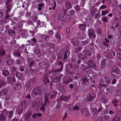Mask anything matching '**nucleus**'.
Returning a JSON list of instances; mask_svg holds the SVG:
<instances>
[{"instance_id":"nucleus-21","label":"nucleus","mask_w":121,"mask_h":121,"mask_svg":"<svg viewBox=\"0 0 121 121\" xmlns=\"http://www.w3.org/2000/svg\"><path fill=\"white\" fill-rule=\"evenodd\" d=\"M81 112L83 113V114L86 116L89 117L90 116V114L88 112L87 110L86 109L84 110H81Z\"/></svg>"},{"instance_id":"nucleus-54","label":"nucleus","mask_w":121,"mask_h":121,"mask_svg":"<svg viewBox=\"0 0 121 121\" xmlns=\"http://www.w3.org/2000/svg\"><path fill=\"white\" fill-rule=\"evenodd\" d=\"M21 55V53L18 52H15L14 53V55L17 56H18V57H20V56Z\"/></svg>"},{"instance_id":"nucleus-49","label":"nucleus","mask_w":121,"mask_h":121,"mask_svg":"<svg viewBox=\"0 0 121 121\" xmlns=\"http://www.w3.org/2000/svg\"><path fill=\"white\" fill-rule=\"evenodd\" d=\"M70 66L71 68H73L75 69L78 68L79 67V66L78 65H77L75 64L74 65H73V64H70Z\"/></svg>"},{"instance_id":"nucleus-61","label":"nucleus","mask_w":121,"mask_h":121,"mask_svg":"<svg viewBox=\"0 0 121 121\" xmlns=\"http://www.w3.org/2000/svg\"><path fill=\"white\" fill-rule=\"evenodd\" d=\"M79 109L78 106L77 105L75 106L73 108V110L75 111L76 110H79Z\"/></svg>"},{"instance_id":"nucleus-22","label":"nucleus","mask_w":121,"mask_h":121,"mask_svg":"<svg viewBox=\"0 0 121 121\" xmlns=\"http://www.w3.org/2000/svg\"><path fill=\"white\" fill-rule=\"evenodd\" d=\"M86 26V25L85 24H79V27L81 30L83 31L85 30Z\"/></svg>"},{"instance_id":"nucleus-41","label":"nucleus","mask_w":121,"mask_h":121,"mask_svg":"<svg viewBox=\"0 0 121 121\" xmlns=\"http://www.w3.org/2000/svg\"><path fill=\"white\" fill-rule=\"evenodd\" d=\"M4 11L2 9L0 10V18H2L4 15Z\"/></svg>"},{"instance_id":"nucleus-34","label":"nucleus","mask_w":121,"mask_h":121,"mask_svg":"<svg viewBox=\"0 0 121 121\" xmlns=\"http://www.w3.org/2000/svg\"><path fill=\"white\" fill-rule=\"evenodd\" d=\"M44 5L43 3H39L38 5V10L39 11H41L42 9V8L43 6Z\"/></svg>"},{"instance_id":"nucleus-28","label":"nucleus","mask_w":121,"mask_h":121,"mask_svg":"<svg viewBox=\"0 0 121 121\" xmlns=\"http://www.w3.org/2000/svg\"><path fill=\"white\" fill-rule=\"evenodd\" d=\"M42 65L41 66L42 68L43 69H44L46 70L48 68V65L47 64L43 63Z\"/></svg>"},{"instance_id":"nucleus-1","label":"nucleus","mask_w":121,"mask_h":121,"mask_svg":"<svg viewBox=\"0 0 121 121\" xmlns=\"http://www.w3.org/2000/svg\"><path fill=\"white\" fill-rule=\"evenodd\" d=\"M68 51L66 50L63 53H60L58 56V58L59 59H63V60L66 61H67V55Z\"/></svg>"},{"instance_id":"nucleus-20","label":"nucleus","mask_w":121,"mask_h":121,"mask_svg":"<svg viewBox=\"0 0 121 121\" xmlns=\"http://www.w3.org/2000/svg\"><path fill=\"white\" fill-rule=\"evenodd\" d=\"M71 42L73 44L74 46H78L79 44V42L78 40L76 39H74L71 40Z\"/></svg>"},{"instance_id":"nucleus-57","label":"nucleus","mask_w":121,"mask_h":121,"mask_svg":"<svg viewBox=\"0 0 121 121\" xmlns=\"http://www.w3.org/2000/svg\"><path fill=\"white\" fill-rule=\"evenodd\" d=\"M5 119V117L3 116H0V121H4Z\"/></svg>"},{"instance_id":"nucleus-53","label":"nucleus","mask_w":121,"mask_h":121,"mask_svg":"<svg viewBox=\"0 0 121 121\" xmlns=\"http://www.w3.org/2000/svg\"><path fill=\"white\" fill-rule=\"evenodd\" d=\"M108 10H106L105 11H102V15L104 16L106 15L107 13H108Z\"/></svg>"},{"instance_id":"nucleus-46","label":"nucleus","mask_w":121,"mask_h":121,"mask_svg":"<svg viewBox=\"0 0 121 121\" xmlns=\"http://www.w3.org/2000/svg\"><path fill=\"white\" fill-rule=\"evenodd\" d=\"M112 102L115 106H117V104L118 103V101L117 100L115 99L113 100Z\"/></svg>"},{"instance_id":"nucleus-50","label":"nucleus","mask_w":121,"mask_h":121,"mask_svg":"<svg viewBox=\"0 0 121 121\" xmlns=\"http://www.w3.org/2000/svg\"><path fill=\"white\" fill-rule=\"evenodd\" d=\"M48 95H46V96H45V100L43 104L46 105V104L48 102Z\"/></svg>"},{"instance_id":"nucleus-58","label":"nucleus","mask_w":121,"mask_h":121,"mask_svg":"<svg viewBox=\"0 0 121 121\" xmlns=\"http://www.w3.org/2000/svg\"><path fill=\"white\" fill-rule=\"evenodd\" d=\"M74 8L76 11H80V6L78 5H76L75 6Z\"/></svg>"},{"instance_id":"nucleus-16","label":"nucleus","mask_w":121,"mask_h":121,"mask_svg":"<svg viewBox=\"0 0 121 121\" xmlns=\"http://www.w3.org/2000/svg\"><path fill=\"white\" fill-rule=\"evenodd\" d=\"M48 77L47 76H44L42 78V80L44 82V84L45 85H46L47 83H49V80L48 79Z\"/></svg>"},{"instance_id":"nucleus-64","label":"nucleus","mask_w":121,"mask_h":121,"mask_svg":"<svg viewBox=\"0 0 121 121\" xmlns=\"http://www.w3.org/2000/svg\"><path fill=\"white\" fill-rule=\"evenodd\" d=\"M31 98V96L30 95H26L25 97L26 99H27L28 100L30 99Z\"/></svg>"},{"instance_id":"nucleus-33","label":"nucleus","mask_w":121,"mask_h":121,"mask_svg":"<svg viewBox=\"0 0 121 121\" xmlns=\"http://www.w3.org/2000/svg\"><path fill=\"white\" fill-rule=\"evenodd\" d=\"M50 74V72L48 70H46L44 72V76L48 77Z\"/></svg>"},{"instance_id":"nucleus-15","label":"nucleus","mask_w":121,"mask_h":121,"mask_svg":"<svg viewBox=\"0 0 121 121\" xmlns=\"http://www.w3.org/2000/svg\"><path fill=\"white\" fill-rule=\"evenodd\" d=\"M81 81L82 83L85 85L89 84V83L86 78L85 77H82L81 78Z\"/></svg>"},{"instance_id":"nucleus-30","label":"nucleus","mask_w":121,"mask_h":121,"mask_svg":"<svg viewBox=\"0 0 121 121\" xmlns=\"http://www.w3.org/2000/svg\"><path fill=\"white\" fill-rule=\"evenodd\" d=\"M105 56L108 58H112V57L110 56V54L107 52H105L104 53Z\"/></svg>"},{"instance_id":"nucleus-45","label":"nucleus","mask_w":121,"mask_h":121,"mask_svg":"<svg viewBox=\"0 0 121 121\" xmlns=\"http://www.w3.org/2000/svg\"><path fill=\"white\" fill-rule=\"evenodd\" d=\"M6 54V52L4 50H0V56L2 57L3 56L5 55Z\"/></svg>"},{"instance_id":"nucleus-37","label":"nucleus","mask_w":121,"mask_h":121,"mask_svg":"<svg viewBox=\"0 0 121 121\" xmlns=\"http://www.w3.org/2000/svg\"><path fill=\"white\" fill-rule=\"evenodd\" d=\"M7 20L5 19H3L0 20V25L7 23Z\"/></svg>"},{"instance_id":"nucleus-27","label":"nucleus","mask_w":121,"mask_h":121,"mask_svg":"<svg viewBox=\"0 0 121 121\" xmlns=\"http://www.w3.org/2000/svg\"><path fill=\"white\" fill-rule=\"evenodd\" d=\"M39 103L37 101H33L31 104V106L33 108H34L35 107L39 105Z\"/></svg>"},{"instance_id":"nucleus-4","label":"nucleus","mask_w":121,"mask_h":121,"mask_svg":"<svg viewBox=\"0 0 121 121\" xmlns=\"http://www.w3.org/2000/svg\"><path fill=\"white\" fill-rule=\"evenodd\" d=\"M88 33L89 38L93 39L95 37L96 35L95 34L94 30L92 29H89L88 30Z\"/></svg>"},{"instance_id":"nucleus-17","label":"nucleus","mask_w":121,"mask_h":121,"mask_svg":"<svg viewBox=\"0 0 121 121\" xmlns=\"http://www.w3.org/2000/svg\"><path fill=\"white\" fill-rule=\"evenodd\" d=\"M63 80L66 84H67L72 81V79L69 77H66L63 78Z\"/></svg>"},{"instance_id":"nucleus-18","label":"nucleus","mask_w":121,"mask_h":121,"mask_svg":"<svg viewBox=\"0 0 121 121\" xmlns=\"http://www.w3.org/2000/svg\"><path fill=\"white\" fill-rule=\"evenodd\" d=\"M60 99L64 101H67L70 98V96H63L62 95L61 96H60Z\"/></svg>"},{"instance_id":"nucleus-26","label":"nucleus","mask_w":121,"mask_h":121,"mask_svg":"<svg viewBox=\"0 0 121 121\" xmlns=\"http://www.w3.org/2000/svg\"><path fill=\"white\" fill-rule=\"evenodd\" d=\"M105 62V59H104L102 60L101 62V68H104L106 63Z\"/></svg>"},{"instance_id":"nucleus-5","label":"nucleus","mask_w":121,"mask_h":121,"mask_svg":"<svg viewBox=\"0 0 121 121\" xmlns=\"http://www.w3.org/2000/svg\"><path fill=\"white\" fill-rule=\"evenodd\" d=\"M57 94V92L55 91H53L52 92L48 93L47 94V95L49 99H55V98L56 95Z\"/></svg>"},{"instance_id":"nucleus-48","label":"nucleus","mask_w":121,"mask_h":121,"mask_svg":"<svg viewBox=\"0 0 121 121\" xmlns=\"http://www.w3.org/2000/svg\"><path fill=\"white\" fill-rule=\"evenodd\" d=\"M104 79L107 83L108 84L110 83L111 79L107 77H105Z\"/></svg>"},{"instance_id":"nucleus-35","label":"nucleus","mask_w":121,"mask_h":121,"mask_svg":"<svg viewBox=\"0 0 121 121\" xmlns=\"http://www.w3.org/2000/svg\"><path fill=\"white\" fill-rule=\"evenodd\" d=\"M82 52L83 53L85 52L86 54L89 56H91L92 55L91 52H90L89 50H84Z\"/></svg>"},{"instance_id":"nucleus-12","label":"nucleus","mask_w":121,"mask_h":121,"mask_svg":"<svg viewBox=\"0 0 121 121\" xmlns=\"http://www.w3.org/2000/svg\"><path fill=\"white\" fill-rule=\"evenodd\" d=\"M78 57L81 59L83 60H86L87 59V57L86 54H84L80 52L78 53Z\"/></svg>"},{"instance_id":"nucleus-62","label":"nucleus","mask_w":121,"mask_h":121,"mask_svg":"<svg viewBox=\"0 0 121 121\" xmlns=\"http://www.w3.org/2000/svg\"><path fill=\"white\" fill-rule=\"evenodd\" d=\"M76 60H76V62H75L77 63L78 64H80L81 63V60L79 57L78 59H76Z\"/></svg>"},{"instance_id":"nucleus-55","label":"nucleus","mask_w":121,"mask_h":121,"mask_svg":"<svg viewBox=\"0 0 121 121\" xmlns=\"http://www.w3.org/2000/svg\"><path fill=\"white\" fill-rule=\"evenodd\" d=\"M88 43V40H86L82 42V46H85Z\"/></svg>"},{"instance_id":"nucleus-44","label":"nucleus","mask_w":121,"mask_h":121,"mask_svg":"<svg viewBox=\"0 0 121 121\" xmlns=\"http://www.w3.org/2000/svg\"><path fill=\"white\" fill-rule=\"evenodd\" d=\"M41 36L43 40L45 41L47 40V39H49V36L48 35H42Z\"/></svg>"},{"instance_id":"nucleus-14","label":"nucleus","mask_w":121,"mask_h":121,"mask_svg":"<svg viewBox=\"0 0 121 121\" xmlns=\"http://www.w3.org/2000/svg\"><path fill=\"white\" fill-rule=\"evenodd\" d=\"M16 80L15 78L13 77H8L7 81L8 83H13L16 82Z\"/></svg>"},{"instance_id":"nucleus-43","label":"nucleus","mask_w":121,"mask_h":121,"mask_svg":"<svg viewBox=\"0 0 121 121\" xmlns=\"http://www.w3.org/2000/svg\"><path fill=\"white\" fill-rule=\"evenodd\" d=\"M71 18V16L69 14L66 16L65 20L66 22L68 21Z\"/></svg>"},{"instance_id":"nucleus-59","label":"nucleus","mask_w":121,"mask_h":121,"mask_svg":"<svg viewBox=\"0 0 121 121\" xmlns=\"http://www.w3.org/2000/svg\"><path fill=\"white\" fill-rule=\"evenodd\" d=\"M35 63V62L34 61H33L31 62L29 64V66L30 68H31V66L33 65H34Z\"/></svg>"},{"instance_id":"nucleus-31","label":"nucleus","mask_w":121,"mask_h":121,"mask_svg":"<svg viewBox=\"0 0 121 121\" xmlns=\"http://www.w3.org/2000/svg\"><path fill=\"white\" fill-rule=\"evenodd\" d=\"M82 49V47L81 46H79L75 50V52L76 53H78L80 52Z\"/></svg>"},{"instance_id":"nucleus-56","label":"nucleus","mask_w":121,"mask_h":121,"mask_svg":"<svg viewBox=\"0 0 121 121\" xmlns=\"http://www.w3.org/2000/svg\"><path fill=\"white\" fill-rule=\"evenodd\" d=\"M27 60L28 62L29 63V64L31 62L33 61L31 58L29 57H28L27 58Z\"/></svg>"},{"instance_id":"nucleus-38","label":"nucleus","mask_w":121,"mask_h":121,"mask_svg":"<svg viewBox=\"0 0 121 121\" xmlns=\"http://www.w3.org/2000/svg\"><path fill=\"white\" fill-rule=\"evenodd\" d=\"M19 33L20 35L22 36H23L25 35V31L23 30H20Z\"/></svg>"},{"instance_id":"nucleus-7","label":"nucleus","mask_w":121,"mask_h":121,"mask_svg":"<svg viewBox=\"0 0 121 121\" xmlns=\"http://www.w3.org/2000/svg\"><path fill=\"white\" fill-rule=\"evenodd\" d=\"M87 64L91 66L92 68L95 69L97 68L96 64L94 63L93 61L91 60H87L86 62Z\"/></svg>"},{"instance_id":"nucleus-8","label":"nucleus","mask_w":121,"mask_h":121,"mask_svg":"<svg viewBox=\"0 0 121 121\" xmlns=\"http://www.w3.org/2000/svg\"><path fill=\"white\" fill-rule=\"evenodd\" d=\"M58 65L60 66L59 67H60L59 69H56V70H54L53 71L54 72H57L59 73L60 72H61L63 69V64L60 61H58L57 62Z\"/></svg>"},{"instance_id":"nucleus-2","label":"nucleus","mask_w":121,"mask_h":121,"mask_svg":"<svg viewBox=\"0 0 121 121\" xmlns=\"http://www.w3.org/2000/svg\"><path fill=\"white\" fill-rule=\"evenodd\" d=\"M9 2L7 1L6 3V7L7 8V9L6 11V14L5 17L8 19L9 18V12H10V10L11 9V8L12 7V6L10 4H9Z\"/></svg>"},{"instance_id":"nucleus-11","label":"nucleus","mask_w":121,"mask_h":121,"mask_svg":"<svg viewBox=\"0 0 121 121\" xmlns=\"http://www.w3.org/2000/svg\"><path fill=\"white\" fill-rule=\"evenodd\" d=\"M46 106V105L45 104L43 103H39V105H37L36 106V108L38 109L39 108V109L41 110H42L43 112L45 110L44 109V107H45Z\"/></svg>"},{"instance_id":"nucleus-23","label":"nucleus","mask_w":121,"mask_h":121,"mask_svg":"<svg viewBox=\"0 0 121 121\" xmlns=\"http://www.w3.org/2000/svg\"><path fill=\"white\" fill-rule=\"evenodd\" d=\"M42 115V114L41 113H35L32 115V117L34 119L38 118L37 117H40Z\"/></svg>"},{"instance_id":"nucleus-60","label":"nucleus","mask_w":121,"mask_h":121,"mask_svg":"<svg viewBox=\"0 0 121 121\" xmlns=\"http://www.w3.org/2000/svg\"><path fill=\"white\" fill-rule=\"evenodd\" d=\"M107 7V6L106 5H103L100 7L99 10H100L101 9H105Z\"/></svg>"},{"instance_id":"nucleus-3","label":"nucleus","mask_w":121,"mask_h":121,"mask_svg":"<svg viewBox=\"0 0 121 121\" xmlns=\"http://www.w3.org/2000/svg\"><path fill=\"white\" fill-rule=\"evenodd\" d=\"M41 89L40 87L38 86L35 88L33 90L32 93L34 96H37L38 95H40L41 94Z\"/></svg>"},{"instance_id":"nucleus-63","label":"nucleus","mask_w":121,"mask_h":121,"mask_svg":"<svg viewBox=\"0 0 121 121\" xmlns=\"http://www.w3.org/2000/svg\"><path fill=\"white\" fill-rule=\"evenodd\" d=\"M102 20L104 22H108L107 18L105 17H104L103 18Z\"/></svg>"},{"instance_id":"nucleus-42","label":"nucleus","mask_w":121,"mask_h":121,"mask_svg":"<svg viewBox=\"0 0 121 121\" xmlns=\"http://www.w3.org/2000/svg\"><path fill=\"white\" fill-rule=\"evenodd\" d=\"M31 13L30 12H28L27 11L26 13V17L27 18H30V15Z\"/></svg>"},{"instance_id":"nucleus-47","label":"nucleus","mask_w":121,"mask_h":121,"mask_svg":"<svg viewBox=\"0 0 121 121\" xmlns=\"http://www.w3.org/2000/svg\"><path fill=\"white\" fill-rule=\"evenodd\" d=\"M102 100L104 104H106L107 102V100L105 96H103L102 98Z\"/></svg>"},{"instance_id":"nucleus-40","label":"nucleus","mask_w":121,"mask_h":121,"mask_svg":"<svg viewBox=\"0 0 121 121\" xmlns=\"http://www.w3.org/2000/svg\"><path fill=\"white\" fill-rule=\"evenodd\" d=\"M22 111L23 109L22 108L18 107L16 110V111L18 113V114H20L22 113Z\"/></svg>"},{"instance_id":"nucleus-25","label":"nucleus","mask_w":121,"mask_h":121,"mask_svg":"<svg viewBox=\"0 0 121 121\" xmlns=\"http://www.w3.org/2000/svg\"><path fill=\"white\" fill-rule=\"evenodd\" d=\"M6 84V82L2 79H0V88H1L3 86Z\"/></svg>"},{"instance_id":"nucleus-13","label":"nucleus","mask_w":121,"mask_h":121,"mask_svg":"<svg viewBox=\"0 0 121 121\" xmlns=\"http://www.w3.org/2000/svg\"><path fill=\"white\" fill-rule=\"evenodd\" d=\"M33 80V79H31L28 81L26 84V90L28 91H29V92L30 91V89L29 87L30 86L31 82Z\"/></svg>"},{"instance_id":"nucleus-9","label":"nucleus","mask_w":121,"mask_h":121,"mask_svg":"<svg viewBox=\"0 0 121 121\" xmlns=\"http://www.w3.org/2000/svg\"><path fill=\"white\" fill-rule=\"evenodd\" d=\"M21 83L19 82H17L14 85L13 89L15 91L19 90L21 88Z\"/></svg>"},{"instance_id":"nucleus-24","label":"nucleus","mask_w":121,"mask_h":121,"mask_svg":"<svg viewBox=\"0 0 121 121\" xmlns=\"http://www.w3.org/2000/svg\"><path fill=\"white\" fill-rule=\"evenodd\" d=\"M112 71L113 72L117 74H118L119 73L120 70L117 67H114L112 69Z\"/></svg>"},{"instance_id":"nucleus-10","label":"nucleus","mask_w":121,"mask_h":121,"mask_svg":"<svg viewBox=\"0 0 121 121\" xmlns=\"http://www.w3.org/2000/svg\"><path fill=\"white\" fill-rule=\"evenodd\" d=\"M96 97V95L94 93H91L87 98V100L89 101H93Z\"/></svg>"},{"instance_id":"nucleus-19","label":"nucleus","mask_w":121,"mask_h":121,"mask_svg":"<svg viewBox=\"0 0 121 121\" xmlns=\"http://www.w3.org/2000/svg\"><path fill=\"white\" fill-rule=\"evenodd\" d=\"M27 101L26 99H25L23 100L21 104V106L22 107H25L26 108L27 107Z\"/></svg>"},{"instance_id":"nucleus-36","label":"nucleus","mask_w":121,"mask_h":121,"mask_svg":"<svg viewBox=\"0 0 121 121\" xmlns=\"http://www.w3.org/2000/svg\"><path fill=\"white\" fill-rule=\"evenodd\" d=\"M16 76L18 79H20L22 77L23 74L22 73L17 72L16 73Z\"/></svg>"},{"instance_id":"nucleus-52","label":"nucleus","mask_w":121,"mask_h":121,"mask_svg":"<svg viewBox=\"0 0 121 121\" xmlns=\"http://www.w3.org/2000/svg\"><path fill=\"white\" fill-rule=\"evenodd\" d=\"M13 63V60L10 59L9 60L7 61L6 63L8 65H10L12 64Z\"/></svg>"},{"instance_id":"nucleus-39","label":"nucleus","mask_w":121,"mask_h":121,"mask_svg":"<svg viewBox=\"0 0 121 121\" xmlns=\"http://www.w3.org/2000/svg\"><path fill=\"white\" fill-rule=\"evenodd\" d=\"M8 33L9 35L12 36L14 34L15 31L13 30H8Z\"/></svg>"},{"instance_id":"nucleus-51","label":"nucleus","mask_w":121,"mask_h":121,"mask_svg":"<svg viewBox=\"0 0 121 121\" xmlns=\"http://www.w3.org/2000/svg\"><path fill=\"white\" fill-rule=\"evenodd\" d=\"M40 49L37 48V47L36 48H35V50L34 51V52L36 54H38L40 53Z\"/></svg>"},{"instance_id":"nucleus-32","label":"nucleus","mask_w":121,"mask_h":121,"mask_svg":"<svg viewBox=\"0 0 121 121\" xmlns=\"http://www.w3.org/2000/svg\"><path fill=\"white\" fill-rule=\"evenodd\" d=\"M2 73L4 76H6L9 74V73L8 71L4 70L3 71Z\"/></svg>"},{"instance_id":"nucleus-6","label":"nucleus","mask_w":121,"mask_h":121,"mask_svg":"<svg viewBox=\"0 0 121 121\" xmlns=\"http://www.w3.org/2000/svg\"><path fill=\"white\" fill-rule=\"evenodd\" d=\"M8 90L6 88H4L1 90L0 91V96L4 97L8 94Z\"/></svg>"},{"instance_id":"nucleus-29","label":"nucleus","mask_w":121,"mask_h":121,"mask_svg":"<svg viewBox=\"0 0 121 121\" xmlns=\"http://www.w3.org/2000/svg\"><path fill=\"white\" fill-rule=\"evenodd\" d=\"M66 8L67 9H69L71 7V5L70 2H66L65 4Z\"/></svg>"}]
</instances>
